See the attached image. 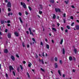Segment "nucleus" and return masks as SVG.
Segmentation results:
<instances>
[{"label": "nucleus", "instance_id": "1", "mask_svg": "<svg viewBox=\"0 0 79 79\" xmlns=\"http://www.w3.org/2000/svg\"><path fill=\"white\" fill-rule=\"evenodd\" d=\"M21 5L23 6V8H24L25 9H26V8H27L26 5V4H25V3L21 2Z\"/></svg>", "mask_w": 79, "mask_h": 79}, {"label": "nucleus", "instance_id": "2", "mask_svg": "<svg viewBox=\"0 0 79 79\" xmlns=\"http://www.w3.org/2000/svg\"><path fill=\"white\" fill-rule=\"evenodd\" d=\"M7 6L8 8H11V4L10 2H8Z\"/></svg>", "mask_w": 79, "mask_h": 79}, {"label": "nucleus", "instance_id": "3", "mask_svg": "<svg viewBox=\"0 0 79 79\" xmlns=\"http://www.w3.org/2000/svg\"><path fill=\"white\" fill-rule=\"evenodd\" d=\"M29 30L30 31V34H31V35H32L33 36H34V34H33V33L32 32V31L31 30V29L30 27L29 28Z\"/></svg>", "mask_w": 79, "mask_h": 79}, {"label": "nucleus", "instance_id": "4", "mask_svg": "<svg viewBox=\"0 0 79 79\" xmlns=\"http://www.w3.org/2000/svg\"><path fill=\"white\" fill-rule=\"evenodd\" d=\"M9 69L10 71V73H11V70H13L14 69H13V68L12 66H9Z\"/></svg>", "mask_w": 79, "mask_h": 79}, {"label": "nucleus", "instance_id": "5", "mask_svg": "<svg viewBox=\"0 0 79 79\" xmlns=\"http://www.w3.org/2000/svg\"><path fill=\"white\" fill-rule=\"evenodd\" d=\"M55 11L56 12H58V11H59V12H61V10H60V9L59 8H56L55 9Z\"/></svg>", "mask_w": 79, "mask_h": 79}, {"label": "nucleus", "instance_id": "6", "mask_svg": "<svg viewBox=\"0 0 79 79\" xmlns=\"http://www.w3.org/2000/svg\"><path fill=\"white\" fill-rule=\"evenodd\" d=\"M14 34H15L16 37H18V36H19V34H18V32L17 31H15V32Z\"/></svg>", "mask_w": 79, "mask_h": 79}, {"label": "nucleus", "instance_id": "7", "mask_svg": "<svg viewBox=\"0 0 79 79\" xmlns=\"http://www.w3.org/2000/svg\"><path fill=\"white\" fill-rule=\"evenodd\" d=\"M10 58L12 60H13V61H15V57L13 56H10Z\"/></svg>", "mask_w": 79, "mask_h": 79}, {"label": "nucleus", "instance_id": "8", "mask_svg": "<svg viewBox=\"0 0 79 79\" xmlns=\"http://www.w3.org/2000/svg\"><path fill=\"white\" fill-rule=\"evenodd\" d=\"M7 36L8 37V38H9V39H10L11 37V33H8Z\"/></svg>", "mask_w": 79, "mask_h": 79}, {"label": "nucleus", "instance_id": "9", "mask_svg": "<svg viewBox=\"0 0 79 79\" xmlns=\"http://www.w3.org/2000/svg\"><path fill=\"white\" fill-rule=\"evenodd\" d=\"M8 52V49H5L4 50V52L5 53H7Z\"/></svg>", "mask_w": 79, "mask_h": 79}, {"label": "nucleus", "instance_id": "10", "mask_svg": "<svg viewBox=\"0 0 79 79\" xmlns=\"http://www.w3.org/2000/svg\"><path fill=\"white\" fill-rule=\"evenodd\" d=\"M69 59L70 61H72L73 60V57L71 56H70Z\"/></svg>", "mask_w": 79, "mask_h": 79}, {"label": "nucleus", "instance_id": "11", "mask_svg": "<svg viewBox=\"0 0 79 79\" xmlns=\"http://www.w3.org/2000/svg\"><path fill=\"white\" fill-rule=\"evenodd\" d=\"M19 19L20 21V23H23V22L22 19H21V18L19 17Z\"/></svg>", "mask_w": 79, "mask_h": 79}, {"label": "nucleus", "instance_id": "12", "mask_svg": "<svg viewBox=\"0 0 79 79\" xmlns=\"http://www.w3.org/2000/svg\"><path fill=\"white\" fill-rule=\"evenodd\" d=\"M56 18V15H55V14H53V16L52 17V18L53 19H55Z\"/></svg>", "mask_w": 79, "mask_h": 79}, {"label": "nucleus", "instance_id": "13", "mask_svg": "<svg viewBox=\"0 0 79 79\" xmlns=\"http://www.w3.org/2000/svg\"><path fill=\"white\" fill-rule=\"evenodd\" d=\"M62 53H63V54H64H64H65V51L64 50V48L63 49Z\"/></svg>", "mask_w": 79, "mask_h": 79}, {"label": "nucleus", "instance_id": "14", "mask_svg": "<svg viewBox=\"0 0 79 79\" xmlns=\"http://www.w3.org/2000/svg\"><path fill=\"white\" fill-rule=\"evenodd\" d=\"M55 68H58V64L57 63H55Z\"/></svg>", "mask_w": 79, "mask_h": 79}, {"label": "nucleus", "instance_id": "15", "mask_svg": "<svg viewBox=\"0 0 79 79\" xmlns=\"http://www.w3.org/2000/svg\"><path fill=\"white\" fill-rule=\"evenodd\" d=\"M74 51L75 53V54H76V53H77V49H76V48H74Z\"/></svg>", "mask_w": 79, "mask_h": 79}, {"label": "nucleus", "instance_id": "16", "mask_svg": "<svg viewBox=\"0 0 79 79\" xmlns=\"http://www.w3.org/2000/svg\"><path fill=\"white\" fill-rule=\"evenodd\" d=\"M50 2L51 3H53L54 2H55V1L54 0H50Z\"/></svg>", "mask_w": 79, "mask_h": 79}, {"label": "nucleus", "instance_id": "17", "mask_svg": "<svg viewBox=\"0 0 79 79\" xmlns=\"http://www.w3.org/2000/svg\"><path fill=\"white\" fill-rule=\"evenodd\" d=\"M52 29L53 31H54L55 32H56V29L55 28H52Z\"/></svg>", "mask_w": 79, "mask_h": 79}, {"label": "nucleus", "instance_id": "18", "mask_svg": "<svg viewBox=\"0 0 79 79\" xmlns=\"http://www.w3.org/2000/svg\"><path fill=\"white\" fill-rule=\"evenodd\" d=\"M31 65H32V64L31 63H29V64H28V67H31Z\"/></svg>", "mask_w": 79, "mask_h": 79}, {"label": "nucleus", "instance_id": "19", "mask_svg": "<svg viewBox=\"0 0 79 79\" xmlns=\"http://www.w3.org/2000/svg\"><path fill=\"white\" fill-rule=\"evenodd\" d=\"M76 29L77 30H79V26H76Z\"/></svg>", "mask_w": 79, "mask_h": 79}, {"label": "nucleus", "instance_id": "20", "mask_svg": "<svg viewBox=\"0 0 79 79\" xmlns=\"http://www.w3.org/2000/svg\"><path fill=\"white\" fill-rule=\"evenodd\" d=\"M39 6L40 7V8H41V10H42L43 8V7H42V5L40 4Z\"/></svg>", "mask_w": 79, "mask_h": 79}, {"label": "nucleus", "instance_id": "21", "mask_svg": "<svg viewBox=\"0 0 79 79\" xmlns=\"http://www.w3.org/2000/svg\"><path fill=\"white\" fill-rule=\"evenodd\" d=\"M58 73L59 74V75L60 76H61V73L60 72V70H59L58 71Z\"/></svg>", "mask_w": 79, "mask_h": 79}, {"label": "nucleus", "instance_id": "22", "mask_svg": "<svg viewBox=\"0 0 79 79\" xmlns=\"http://www.w3.org/2000/svg\"><path fill=\"white\" fill-rule=\"evenodd\" d=\"M69 2V0H67V1H65L64 2L67 5L68 4V2Z\"/></svg>", "mask_w": 79, "mask_h": 79}, {"label": "nucleus", "instance_id": "23", "mask_svg": "<svg viewBox=\"0 0 79 79\" xmlns=\"http://www.w3.org/2000/svg\"><path fill=\"white\" fill-rule=\"evenodd\" d=\"M20 66L21 70H23V67L22 66V65H20Z\"/></svg>", "mask_w": 79, "mask_h": 79}, {"label": "nucleus", "instance_id": "24", "mask_svg": "<svg viewBox=\"0 0 79 79\" xmlns=\"http://www.w3.org/2000/svg\"><path fill=\"white\" fill-rule=\"evenodd\" d=\"M32 40L35 42V43H36V41H35V39L34 38H33L32 39Z\"/></svg>", "mask_w": 79, "mask_h": 79}, {"label": "nucleus", "instance_id": "25", "mask_svg": "<svg viewBox=\"0 0 79 79\" xmlns=\"http://www.w3.org/2000/svg\"><path fill=\"white\" fill-rule=\"evenodd\" d=\"M46 47L48 48V49H49V45H48V44H47Z\"/></svg>", "mask_w": 79, "mask_h": 79}, {"label": "nucleus", "instance_id": "26", "mask_svg": "<svg viewBox=\"0 0 79 79\" xmlns=\"http://www.w3.org/2000/svg\"><path fill=\"white\" fill-rule=\"evenodd\" d=\"M28 8L30 11H32V8H31V7L29 6Z\"/></svg>", "mask_w": 79, "mask_h": 79}, {"label": "nucleus", "instance_id": "27", "mask_svg": "<svg viewBox=\"0 0 79 79\" xmlns=\"http://www.w3.org/2000/svg\"><path fill=\"white\" fill-rule=\"evenodd\" d=\"M63 39H62L60 42V44L61 45V44H63Z\"/></svg>", "mask_w": 79, "mask_h": 79}, {"label": "nucleus", "instance_id": "28", "mask_svg": "<svg viewBox=\"0 0 79 79\" xmlns=\"http://www.w3.org/2000/svg\"><path fill=\"white\" fill-rule=\"evenodd\" d=\"M66 27L68 29H70V27L69 25L67 26Z\"/></svg>", "mask_w": 79, "mask_h": 79}, {"label": "nucleus", "instance_id": "29", "mask_svg": "<svg viewBox=\"0 0 79 79\" xmlns=\"http://www.w3.org/2000/svg\"><path fill=\"white\" fill-rule=\"evenodd\" d=\"M16 56L17 58H19V56L18 55V54H16Z\"/></svg>", "mask_w": 79, "mask_h": 79}, {"label": "nucleus", "instance_id": "30", "mask_svg": "<svg viewBox=\"0 0 79 79\" xmlns=\"http://www.w3.org/2000/svg\"><path fill=\"white\" fill-rule=\"evenodd\" d=\"M39 14H40V15H41V14H42V11H40V10H39Z\"/></svg>", "mask_w": 79, "mask_h": 79}, {"label": "nucleus", "instance_id": "31", "mask_svg": "<svg viewBox=\"0 0 79 79\" xmlns=\"http://www.w3.org/2000/svg\"><path fill=\"white\" fill-rule=\"evenodd\" d=\"M40 69L41 71H43V72H44L45 71V70L43 69L42 68H41Z\"/></svg>", "mask_w": 79, "mask_h": 79}, {"label": "nucleus", "instance_id": "32", "mask_svg": "<svg viewBox=\"0 0 79 79\" xmlns=\"http://www.w3.org/2000/svg\"><path fill=\"white\" fill-rule=\"evenodd\" d=\"M55 61H57L58 60V59H57V58L56 57L55 59Z\"/></svg>", "mask_w": 79, "mask_h": 79}, {"label": "nucleus", "instance_id": "33", "mask_svg": "<svg viewBox=\"0 0 79 79\" xmlns=\"http://www.w3.org/2000/svg\"><path fill=\"white\" fill-rule=\"evenodd\" d=\"M22 46L23 47H25V45H24V43H22Z\"/></svg>", "mask_w": 79, "mask_h": 79}, {"label": "nucleus", "instance_id": "34", "mask_svg": "<svg viewBox=\"0 0 79 79\" xmlns=\"http://www.w3.org/2000/svg\"><path fill=\"white\" fill-rule=\"evenodd\" d=\"M41 62L43 64H44V60H43V59L41 60Z\"/></svg>", "mask_w": 79, "mask_h": 79}, {"label": "nucleus", "instance_id": "35", "mask_svg": "<svg viewBox=\"0 0 79 79\" xmlns=\"http://www.w3.org/2000/svg\"><path fill=\"white\" fill-rule=\"evenodd\" d=\"M19 16H22V14L21 12H19Z\"/></svg>", "mask_w": 79, "mask_h": 79}, {"label": "nucleus", "instance_id": "36", "mask_svg": "<svg viewBox=\"0 0 79 79\" xmlns=\"http://www.w3.org/2000/svg\"><path fill=\"white\" fill-rule=\"evenodd\" d=\"M17 71L19 72V67L17 68Z\"/></svg>", "mask_w": 79, "mask_h": 79}, {"label": "nucleus", "instance_id": "37", "mask_svg": "<svg viewBox=\"0 0 79 79\" xmlns=\"http://www.w3.org/2000/svg\"><path fill=\"white\" fill-rule=\"evenodd\" d=\"M42 55L44 57V56H45V55H44V52H43Z\"/></svg>", "mask_w": 79, "mask_h": 79}, {"label": "nucleus", "instance_id": "38", "mask_svg": "<svg viewBox=\"0 0 79 79\" xmlns=\"http://www.w3.org/2000/svg\"><path fill=\"white\" fill-rule=\"evenodd\" d=\"M74 23L73 22L71 24V26H73V25H74Z\"/></svg>", "mask_w": 79, "mask_h": 79}, {"label": "nucleus", "instance_id": "39", "mask_svg": "<svg viewBox=\"0 0 79 79\" xmlns=\"http://www.w3.org/2000/svg\"><path fill=\"white\" fill-rule=\"evenodd\" d=\"M63 17L64 18L66 17V14H63Z\"/></svg>", "mask_w": 79, "mask_h": 79}, {"label": "nucleus", "instance_id": "40", "mask_svg": "<svg viewBox=\"0 0 79 79\" xmlns=\"http://www.w3.org/2000/svg\"><path fill=\"white\" fill-rule=\"evenodd\" d=\"M13 73L14 76H15V72L14 71H13Z\"/></svg>", "mask_w": 79, "mask_h": 79}, {"label": "nucleus", "instance_id": "41", "mask_svg": "<svg viewBox=\"0 0 79 79\" xmlns=\"http://www.w3.org/2000/svg\"><path fill=\"white\" fill-rule=\"evenodd\" d=\"M8 11H11V9L10 8H8Z\"/></svg>", "mask_w": 79, "mask_h": 79}, {"label": "nucleus", "instance_id": "42", "mask_svg": "<svg viewBox=\"0 0 79 79\" xmlns=\"http://www.w3.org/2000/svg\"><path fill=\"white\" fill-rule=\"evenodd\" d=\"M1 24H4V21H1Z\"/></svg>", "mask_w": 79, "mask_h": 79}, {"label": "nucleus", "instance_id": "43", "mask_svg": "<svg viewBox=\"0 0 79 79\" xmlns=\"http://www.w3.org/2000/svg\"><path fill=\"white\" fill-rule=\"evenodd\" d=\"M64 23H66V20L65 19H63Z\"/></svg>", "mask_w": 79, "mask_h": 79}, {"label": "nucleus", "instance_id": "44", "mask_svg": "<svg viewBox=\"0 0 79 79\" xmlns=\"http://www.w3.org/2000/svg\"><path fill=\"white\" fill-rule=\"evenodd\" d=\"M25 14L26 15H28V12L26 11H25Z\"/></svg>", "mask_w": 79, "mask_h": 79}, {"label": "nucleus", "instance_id": "45", "mask_svg": "<svg viewBox=\"0 0 79 79\" xmlns=\"http://www.w3.org/2000/svg\"><path fill=\"white\" fill-rule=\"evenodd\" d=\"M70 18L71 19H74V18H73V16H71Z\"/></svg>", "mask_w": 79, "mask_h": 79}, {"label": "nucleus", "instance_id": "46", "mask_svg": "<svg viewBox=\"0 0 79 79\" xmlns=\"http://www.w3.org/2000/svg\"><path fill=\"white\" fill-rule=\"evenodd\" d=\"M45 41H46V42H48V40H47V38L45 39Z\"/></svg>", "mask_w": 79, "mask_h": 79}, {"label": "nucleus", "instance_id": "47", "mask_svg": "<svg viewBox=\"0 0 79 79\" xmlns=\"http://www.w3.org/2000/svg\"><path fill=\"white\" fill-rule=\"evenodd\" d=\"M4 2H6V3H8V0H4Z\"/></svg>", "mask_w": 79, "mask_h": 79}, {"label": "nucleus", "instance_id": "48", "mask_svg": "<svg viewBox=\"0 0 79 79\" xmlns=\"http://www.w3.org/2000/svg\"><path fill=\"white\" fill-rule=\"evenodd\" d=\"M8 32V29H6L5 30V32Z\"/></svg>", "mask_w": 79, "mask_h": 79}, {"label": "nucleus", "instance_id": "49", "mask_svg": "<svg viewBox=\"0 0 79 79\" xmlns=\"http://www.w3.org/2000/svg\"><path fill=\"white\" fill-rule=\"evenodd\" d=\"M7 23H10V20H8L7 21Z\"/></svg>", "mask_w": 79, "mask_h": 79}, {"label": "nucleus", "instance_id": "50", "mask_svg": "<svg viewBox=\"0 0 79 79\" xmlns=\"http://www.w3.org/2000/svg\"><path fill=\"white\" fill-rule=\"evenodd\" d=\"M6 77H8V74L7 73H6Z\"/></svg>", "mask_w": 79, "mask_h": 79}, {"label": "nucleus", "instance_id": "51", "mask_svg": "<svg viewBox=\"0 0 79 79\" xmlns=\"http://www.w3.org/2000/svg\"><path fill=\"white\" fill-rule=\"evenodd\" d=\"M71 7L72 8H75V7H74V6H71Z\"/></svg>", "mask_w": 79, "mask_h": 79}, {"label": "nucleus", "instance_id": "52", "mask_svg": "<svg viewBox=\"0 0 79 79\" xmlns=\"http://www.w3.org/2000/svg\"><path fill=\"white\" fill-rule=\"evenodd\" d=\"M61 29L62 30V31H63V27H61Z\"/></svg>", "mask_w": 79, "mask_h": 79}, {"label": "nucleus", "instance_id": "53", "mask_svg": "<svg viewBox=\"0 0 79 79\" xmlns=\"http://www.w3.org/2000/svg\"><path fill=\"white\" fill-rule=\"evenodd\" d=\"M60 64H62V61H61V60H60Z\"/></svg>", "mask_w": 79, "mask_h": 79}, {"label": "nucleus", "instance_id": "54", "mask_svg": "<svg viewBox=\"0 0 79 79\" xmlns=\"http://www.w3.org/2000/svg\"><path fill=\"white\" fill-rule=\"evenodd\" d=\"M68 31L67 29H66L65 30V32H68Z\"/></svg>", "mask_w": 79, "mask_h": 79}, {"label": "nucleus", "instance_id": "55", "mask_svg": "<svg viewBox=\"0 0 79 79\" xmlns=\"http://www.w3.org/2000/svg\"><path fill=\"white\" fill-rule=\"evenodd\" d=\"M23 64H26V61H23Z\"/></svg>", "mask_w": 79, "mask_h": 79}, {"label": "nucleus", "instance_id": "56", "mask_svg": "<svg viewBox=\"0 0 79 79\" xmlns=\"http://www.w3.org/2000/svg\"><path fill=\"white\" fill-rule=\"evenodd\" d=\"M40 45H43V43H42V42H41Z\"/></svg>", "mask_w": 79, "mask_h": 79}, {"label": "nucleus", "instance_id": "57", "mask_svg": "<svg viewBox=\"0 0 79 79\" xmlns=\"http://www.w3.org/2000/svg\"><path fill=\"white\" fill-rule=\"evenodd\" d=\"M31 71H32L34 73V72H35V70H34V69H32L31 70Z\"/></svg>", "mask_w": 79, "mask_h": 79}, {"label": "nucleus", "instance_id": "58", "mask_svg": "<svg viewBox=\"0 0 79 79\" xmlns=\"http://www.w3.org/2000/svg\"><path fill=\"white\" fill-rule=\"evenodd\" d=\"M27 33V34H28V35L29 34V31H27L26 32Z\"/></svg>", "mask_w": 79, "mask_h": 79}, {"label": "nucleus", "instance_id": "59", "mask_svg": "<svg viewBox=\"0 0 79 79\" xmlns=\"http://www.w3.org/2000/svg\"><path fill=\"white\" fill-rule=\"evenodd\" d=\"M57 26H58L59 27V26H60V23H57Z\"/></svg>", "mask_w": 79, "mask_h": 79}, {"label": "nucleus", "instance_id": "60", "mask_svg": "<svg viewBox=\"0 0 79 79\" xmlns=\"http://www.w3.org/2000/svg\"><path fill=\"white\" fill-rule=\"evenodd\" d=\"M27 48H29V45L28 44L27 45Z\"/></svg>", "mask_w": 79, "mask_h": 79}, {"label": "nucleus", "instance_id": "61", "mask_svg": "<svg viewBox=\"0 0 79 79\" xmlns=\"http://www.w3.org/2000/svg\"><path fill=\"white\" fill-rule=\"evenodd\" d=\"M63 77H65V75H64V74H63Z\"/></svg>", "mask_w": 79, "mask_h": 79}, {"label": "nucleus", "instance_id": "62", "mask_svg": "<svg viewBox=\"0 0 79 79\" xmlns=\"http://www.w3.org/2000/svg\"><path fill=\"white\" fill-rule=\"evenodd\" d=\"M10 13H8V16H10Z\"/></svg>", "mask_w": 79, "mask_h": 79}, {"label": "nucleus", "instance_id": "63", "mask_svg": "<svg viewBox=\"0 0 79 79\" xmlns=\"http://www.w3.org/2000/svg\"><path fill=\"white\" fill-rule=\"evenodd\" d=\"M77 23H79V20H77Z\"/></svg>", "mask_w": 79, "mask_h": 79}, {"label": "nucleus", "instance_id": "64", "mask_svg": "<svg viewBox=\"0 0 79 79\" xmlns=\"http://www.w3.org/2000/svg\"><path fill=\"white\" fill-rule=\"evenodd\" d=\"M8 26H10V24H7Z\"/></svg>", "mask_w": 79, "mask_h": 79}]
</instances>
